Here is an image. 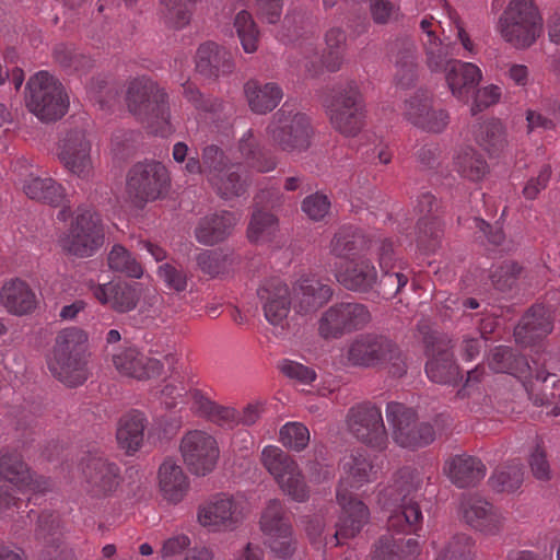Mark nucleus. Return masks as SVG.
I'll list each match as a JSON object with an SVG mask.
<instances>
[{
    "label": "nucleus",
    "instance_id": "nucleus-1",
    "mask_svg": "<svg viewBox=\"0 0 560 560\" xmlns=\"http://www.w3.org/2000/svg\"><path fill=\"white\" fill-rule=\"evenodd\" d=\"M377 468L364 450H354L341 460V476L336 490V498L341 514L331 538L334 546L343 539L352 538L361 532L370 517L369 508L353 497L352 490L376 479Z\"/></svg>",
    "mask_w": 560,
    "mask_h": 560
},
{
    "label": "nucleus",
    "instance_id": "nucleus-2",
    "mask_svg": "<svg viewBox=\"0 0 560 560\" xmlns=\"http://www.w3.org/2000/svg\"><path fill=\"white\" fill-rule=\"evenodd\" d=\"M189 148L178 141L173 145L172 158L178 163H185L183 171L186 174H203L210 185L223 199L240 197L246 192L248 183L246 178L233 171L235 165H229L224 151L215 144H208L202 149L201 160L196 155L189 156Z\"/></svg>",
    "mask_w": 560,
    "mask_h": 560
},
{
    "label": "nucleus",
    "instance_id": "nucleus-3",
    "mask_svg": "<svg viewBox=\"0 0 560 560\" xmlns=\"http://www.w3.org/2000/svg\"><path fill=\"white\" fill-rule=\"evenodd\" d=\"M422 477L411 468L399 470L393 485L381 493L384 509L390 512L387 526L398 534H418L423 525V514L418 498L422 488Z\"/></svg>",
    "mask_w": 560,
    "mask_h": 560
},
{
    "label": "nucleus",
    "instance_id": "nucleus-4",
    "mask_svg": "<svg viewBox=\"0 0 560 560\" xmlns=\"http://www.w3.org/2000/svg\"><path fill=\"white\" fill-rule=\"evenodd\" d=\"M126 103L129 112L152 133L167 137L175 131L167 93L151 78L142 75L130 80Z\"/></svg>",
    "mask_w": 560,
    "mask_h": 560
},
{
    "label": "nucleus",
    "instance_id": "nucleus-5",
    "mask_svg": "<svg viewBox=\"0 0 560 560\" xmlns=\"http://www.w3.org/2000/svg\"><path fill=\"white\" fill-rule=\"evenodd\" d=\"M86 342L84 330L65 328L57 334L47 355V366L52 376L69 387L79 386L89 377Z\"/></svg>",
    "mask_w": 560,
    "mask_h": 560
},
{
    "label": "nucleus",
    "instance_id": "nucleus-6",
    "mask_svg": "<svg viewBox=\"0 0 560 560\" xmlns=\"http://www.w3.org/2000/svg\"><path fill=\"white\" fill-rule=\"evenodd\" d=\"M332 128L345 137H355L365 125V103L359 83H337L324 100Z\"/></svg>",
    "mask_w": 560,
    "mask_h": 560
},
{
    "label": "nucleus",
    "instance_id": "nucleus-7",
    "mask_svg": "<svg viewBox=\"0 0 560 560\" xmlns=\"http://www.w3.org/2000/svg\"><path fill=\"white\" fill-rule=\"evenodd\" d=\"M266 137L278 150L300 154L311 147V119L296 105L285 102L270 118L266 127Z\"/></svg>",
    "mask_w": 560,
    "mask_h": 560
},
{
    "label": "nucleus",
    "instance_id": "nucleus-8",
    "mask_svg": "<svg viewBox=\"0 0 560 560\" xmlns=\"http://www.w3.org/2000/svg\"><path fill=\"white\" fill-rule=\"evenodd\" d=\"M105 241L101 214L88 205L79 206L68 231L60 237L63 252L80 258L95 255Z\"/></svg>",
    "mask_w": 560,
    "mask_h": 560
},
{
    "label": "nucleus",
    "instance_id": "nucleus-9",
    "mask_svg": "<svg viewBox=\"0 0 560 560\" xmlns=\"http://www.w3.org/2000/svg\"><path fill=\"white\" fill-rule=\"evenodd\" d=\"M26 106L42 121H56L66 115L69 97L62 83L48 71H38L26 84Z\"/></svg>",
    "mask_w": 560,
    "mask_h": 560
},
{
    "label": "nucleus",
    "instance_id": "nucleus-10",
    "mask_svg": "<svg viewBox=\"0 0 560 560\" xmlns=\"http://www.w3.org/2000/svg\"><path fill=\"white\" fill-rule=\"evenodd\" d=\"M541 26V18L532 0H511L499 20L501 36L516 48L532 46Z\"/></svg>",
    "mask_w": 560,
    "mask_h": 560
},
{
    "label": "nucleus",
    "instance_id": "nucleus-11",
    "mask_svg": "<svg viewBox=\"0 0 560 560\" xmlns=\"http://www.w3.org/2000/svg\"><path fill=\"white\" fill-rule=\"evenodd\" d=\"M260 462L279 488L292 500L305 502L308 499V487L298 463L283 450L276 445L265 446Z\"/></svg>",
    "mask_w": 560,
    "mask_h": 560
},
{
    "label": "nucleus",
    "instance_id": "nucleus-12",
    "mask_svg": "<svg viewBox=\"0 0 560 560\" xmlns=\"http://www.w3.org/2000/svg\"><path fill=\"white\" fill-rule=\"evenodd\" d=\"M170 174L164 164L158 161L136 163L127 175V192L132 201L142 207L147 202L162 198L170 188Z\"/></svg>",
    "mask_w": 560,
    "mask_h": 560
},
{
    "label": "nucleus",
    "instance_id": "nucleus-13",
    "mask_svg": "<svg viewBox=\"0 0 560 560\" xmlns=\"http://www.w3.org/2000/svg\"><path fill=\"white\" fill-rule=\"evenodd\" d=\"M348 359L355 365L374 366L389 363L390 373L401 376L406 364L397 346L388 338L378 335H362L350 346Z\"/></svg>",
    "mask_w": 560,
    "mask_h": 560
},
{
    "label": "nucleus",
    "instance_id": "nucleus-14",
    "mask_svg": "<svg viewBox=\"0 0 560 560\" xmlns=\"http://www.w3.org/2000/svg\"><path fill=\"white\" fill-rule=\"evenodd\" d=\"M386 418L393 428L394 441L401 447H423L435 439L433 427L428 422H418L416 411L400 402L387 404Z\"/></svg>",
    "mask_w": 560,
    "mask_h": 560
},
{
    "label": "nucleus",
    "instance_id": "nucleus-15",
    "mask_svg": "<svg viewBox=\"0 0 560 560\" xmlns=\"http://www.w3.org/2000/svg\"><path fill=\"white\" fill-rule=\"evenodd\" d=\"M371 322L366 305L341 302L327 308L318 323V332L325 338H340L345 334L364 328Z\"/></svg>",
    "mask_w": 560,
    "mask_h": 560
},
{
    "label": "nucleus",
    "instance_id": "nucleus-16",
    "mask_svg": "<svg viewBox=\"0 0 560 560\" xmlns=\"http://www.w3.org/2000/svg\"><path fill=\"white\" fill-rule=\"evenodd\" d=\"M179 451L191 474L206 476L219 459L220 450L213 435L203 430H191L182 438Z\"/></svg>",
    "mask_w": 560,
    "mask_h": 560
},
{
    "label": "nucleus",
    "instance_id": "nucleus-17",
    "mask_svg": "<svg viewBox=\"0 0 560 560\" xmlns=\"http://www.w3.org/2000/svg\"><path fill=\"white\" fill-rule=\"evenodd\" d=\"M81 470L86 491L94 498L112 495L121 482L119 466L97 451L82 458Z\"/></svg>",
    "mask_w": 560,
    "mask_h": 560
},
{
    "label": "nucleus",
    "instance_id": "nucleus-18",
    "mask_svg": "<svg viewBox=\"0 0 560 560\" xmlns=\"http://www.w3.org/2000/svg\"><path fill=\"white\" fill-rule=\"evenodd\" d=\"M404 117L416 128L429 132L441 133L450 124V113L438 104L432 93L417 91L405 101Z\"/></svg>",
    "mask_w": 560,
    "mask_h": 560
},
{
    "label": "nucleus",
    "instance_id": "nucleus-19",
    "mask_svg": "<svg viewBox=\"0 0 560 560\" xmlns=\"http://www.w3.org/2000/svg\"><path fill=\"white\" fill-rule=\"evenodd\" d=\"M244 518V505L232 495L219 494L201 504L197 520L202 527L213 533L235 530Z\"/></svg>",
    "mask_w": 560,
    "mask_h": 560
},
{
    "label": "nucleus",
    "instance_id": "nucleus-20",
    "mask_svg": "<svg viewBox=\"0 0 560 560\" xmlns=\"http://www.w3.org/2000/svg\"><path fill=\"white\" fill-rule=\"evenodd\" d=\"M347 424L351 434L360 442L384 450L387 445V432L381 408L370 402L360 404L349 409Z\"/></svg>",
    "mask_w": 560,
    "mask_h": 560
},
{
    "label": "nucleus",
    "instance_id": "nucleus-21",
    "mask_svg": "<svg viewBox=\"0 0 560 560\" xmlns=\"http://www.w3.org/2000/svg\"><path fill=\"white\" fill-rule=\"evenodd\" d=\"M420 332L423 335V342L428 355V362L425 364L428 377L439 384H451L455 382L458 376V366L451 351V341L436 331H424L423 326H420Z\"/></svg>",
    "mask_w": 560,
    "mask_h": 560
},
{
    "label": "nucleus",
    "instance_id": "nucleus-22",
    "mask_svg": "<svg viewBox=\"0 0 560 560\" xmlns=\"http://www.w3.org/2000/svg\"><path fill=\"white\" fill-rule=\"evenodd\" d=\"M92 143L84 130H71L59 143L58 159L63 167L80 179L89 180L94 174Z\"/></svg>",
    "mask_w": 560,
    "mask_h": 560
},
{
    "label": "nucleus",
    "instance_id": "nucleus-23",
    "mask_svg": "<svg viewBox=\"0 0 560 560\" xmlns=\"http://www.w3.org/2000/svg\"><path fill=\"white\" fill-rule=\"evenodd\" d=\"M0 479L8 480L23 494H44L54 488L49 478L32 474L19 454L1 447Z\"/></svg>",
    "mask_w": 560,
    "mask_h": 560
},
{
    "label": "nucleus",
    "instance_id": "nucleus-24",
    "mask_svg": "<svg viewBox=\"0 0 560 560\" xmlns=\"http://www.w3.org/2000/svg\"><path fill=\"white\" fill-rule=\"evenodd\" d=\"M266 320L273 327L284 329L288 316L293 308L291 289L283 280L270 278L265 280L257 290Z\"/></svg>",
    "mask_w": 560,
    "mask_h": 560
},
{
    "label": "nucleus",
    "instance_id": "nucleus-25",
    "mask_svg": "<svg viewBox=\"0 0 560 560\" xmlns=\"http://www.w3.org/2000/svg\"><path fill=\"white\" fill-rule=\"evenodd\" d=\"M347 34L341 27H331L325 34L326 48L320 58L316 46L310 42L304 47L303 67L305 71L315 77L319 74L322 66L328 71L336 72L341 68L345 57Z\"/></svg>",
    "mask_w": 560,
    "mask_h": 560
},
{
    "label": "nucleus",
    "instance_id": "nucleus-26",
    "mask_svg": "<svg viewBox=\"0 0 560 560\" xmlns=\"http://www.w3.org/2000/svg\"><path fill=\"white\" fill-rule=\"evenodd\" d=\"M459 511L463 521L472 529L483 535L497 536L504 528L505 516L503 513L480 497H464Z\"/></svg>",
    "mask_w": 560,
    "mask_h": 560
},
{
    "label": "nucleus",
    "instance_id": "nucleus-27",
    "mask_svg": "<svg viewBox=\"0 0 560 560\" xmlns=\"http://www.w3.org/2000/svg\"><path fill=\"white\" fill-rule=\"evenodd\" d=\"M112 363L119 374L136 380L159 376L163 370L160 360L150 358L135 346H125L108 350Z\"/></svg>",
    "mask_w": 560,
    "mask_h": 560
},
{
    "label": "nucleus",
    "instance_id": "nucleus-28",
    "mask_svg": "<svg viewBox=\"0 0 560 560\" xmlns=\"http://www.w3.org/2000/svg\"><path fill=\"white\" fill-rule=\"evenodd\" d=\"M14 173L24 194L33 200L47 203L52 207L62 205L66 199V188L51 177H39L28 172L26 161H16Z\"/></svg>",
    "mask_w": 560,
    "mask_h": 560
},
{
    "label": "nucleus",
    "instance_id": "nucleus-29",
    "mask_svg": "<svg viewBox=\"0 0 560 560\" xmlns=\"http://www.w3.org/2000/svg\"><path fill=\"white\" fill-rule=\"evenodd\" d=\"M35 538L43 548V560H74L72 550L62 547V524L58 513L44 511L38 515Z\"/></svg>",
    "mask_w": 560,
    "mask_h": 560
},
{
    "label": "nucleus",
    "instance_id": "nucleus-30",
    "mask_svg": "<svg viewBox=\"0 0 560 560\" xmlns=\"http://www.w3.org/2000/svg\"><path fill=\"white\" fill-rule=\"evenodd\" d=\"M438 201L430 192L418 197L416 210L420 218L417 223V246L423 252H433L440 243L443 226L438 213Z\"/></svg>",
    "mask_w": 560,
    "mask_h": 560
},
{
    "label": "nucleus",
    "instance_id": "nucleus-31",
    "mask_svg": "<svg viewBox=\"0 0 560 560\" xmlns=\"http://www.w3.org/2000/svg\"><path fill=\"white\" fill-rule=\"evenodd\" d=\"M290 289L293 310L300 315L316 312L332 296L330 285L323 283L314 275H302Z\"/></svg>",
    "mask_w": 560,
    "mask_h": 560
},
{
    "label": "nucleus",
    "instance_id": "nucleus-32",
    "mask_svg": "<svg viewBox=\"0 0 560 560\" xmlns=\"http://www.w3.org/2000/svg\"><path fill=\"white\" fill-rule=\"evenodd\" d=\"M196 71L207 79H219L233 73L235 61L232 51L214 42L201 44L195 56Z\"/></svg>",
    "mask_w": 560,
    "mask_h": 560
},
{
    "label": "nucleus",
    "instance_id": "nucleus-33",
    "mask_svg": "<svg viewBox=\"0 0 560 560\" xmlns=\"http://www.w3.org/2000/svg\"><path fill=\"white\" fill-rule=\"evenodd\" d=\"M388 238H368L352 226L341 228L331 240V254L340 258L376 256V247L387 244Z\"/></svg>",
    "mask_w": 560,
    "mask_h": 560
},
{
    "label": "nucleus",
    "instance_id": "nucleus-34",
    "mask_svg": "<svg viewBox=\"0 0 560 560\" xmlns=\"http://www.w3.org/2000/svg\"><path fill=\"white\" fill-rule=\"evenodd\" d=\"M443 470L451 482L459 489L477 486L487 472L482 460L468 454L451 456L445 460Z\"/></svg>",
    "mask_w": 560,
    "mask_h": 560
},
{
    "label": "nucleus",
    "instance_id": "nucleus-35",
    "mask_svg": "<svg viewBox=\"0 0 560 560\" xmlns=\"http://www.w3.org/2000/svg\"><path fill=\"white\" fill-rule=\"evenodd\" d=\"M94 298L104 306L117 313H128L136 308L140 293L136 284L126 281H112L92 289Z\"/></svg>",
    "mask_w": 560,
    "mask_h": 560
},
{
    "label": "nucleus",
    "instance_id": "nucleus-36",
    "mask_svg": "<svg viewBox=\"0 0 560 560\" xmlns=\"http://www.w3.org/2000/svg\"><path fill=\"white\" fill-rule=\"evenodd\" d=\"M369 257L351 259L345 269H337L335 272L337 281L347 290L360 293L370 292L377 283L378 275Z\"/></svg>",
    "mask_w": 560,
    "mask_h": 560
},
{
    "label": "nucleus",
    "instance_id": "nucleus-37",
    "mask_svg": "<svg viewBox=\"0 0 560 560\" xmlns=\"http://www.w3.org/2000/svg\"><path fill=\"white\" fill-rule=\"evenodd\" d=\"M553 312L544 305H534L514 329L518 343L528 346L546 337L552 330Z\"/></svg>",
    "mask_w": 560,
    "mask_h": 560
},
{
    "label": "nucleus",
    "instance_id": "nucleus-38",
    "mask_svg": "<svg viewBox=\"0 0 560 560\" xmlns=\"http://www.w3.org/2000/svg\"><path fill=\"white\" fill-rule=\"evenodd\" d=\"M241 214L231 211H220L200 219L196 230V240L205 245H214L224 241L231 233Z\"/></svg>",
    "mask_w": 560,
    "mask_h": 560
},
{
    "label": "nucleus",
    "instance_id": "nucleus-39",
    "mask_svg": "<svg viewBox=\"0 0 560 560\" xmlns=\"http://www.w3.org/2000/svg\"><path fill=\"white\" fill-rule=\"evenodd\" d=\"M159 490L162 498L177 504L184 500L189 490V478L180 465L173 459H165L158 474Z\"/></svg>",
    "mask_w": 560,
    "mask_h": 560
},
{
    "label": "nucleus",
    "instance_id": "nucleus-40",
    "mask_svg": "<svg viewBox=\"0 0 560 560\" xmlns=\"http://www.w3.org/2000/svg\"><path fill=\"white\" fill-rule=\"evenodd\" d=\"M376 257L382 271L378 281L380 289L384 295L394 296L407 284L408 276L401 271H393L397 258L390 240L387 244H380L376 247Z\"/></svg>",
    "mask_w": 560,
    "mask_h": 560
},
{
    "label": "nucleus",
    "instance_id": "nucleus-41",
    "mask_svg": "<svg viewBox=\"0 0 560 560\" xmlns=\"http://www.w3.org/2000/svg\"><path fill=\"white\" fill-rule=\"evenodd\" d=\"M482 78L479 67L471 62L454 61L446 71V82L452 94L467 102Z\"/></svg>",
    "mask_w": 560,
    "mask_h": 560
},
{
    "label": "nucleus",
    "instance_id": "nucleus-42",
    "mask_svg": "<svg viewBox=\"0 0 560 560\" xmlns=\"http://www.w3.org/2000/svg\"><path fill=\"white\" fill-rule=\"evenodd\" d=\"M244 94L250 110L259 115L272 112L283 97V91L277 83L261 84L255 79L244 84Z\"/></svg>",
    "mask_w": 560,
    "mask_h": 560
},
{
    "label": "nucleus",
    "instance_id": "nucleus-43",
    "mask_svg": "<svg viewBox=\"0 0 560 560\" xmlns=\"http://www.w3.org/2000/svg\"><path fill=\"white\" fill-rule=\"evenodd\" d=\"M3 306L14 315H24L36 306V295L30 285L21 279L7 281L0 292Z\"/></svg>",
    "mask_w": 560,
    "mask_h": 560
},
{
    "label": "nucleus",
    "instance_id": "nucleus-44",
    "mask_svg": "<svg viewBox=\"0 0 560 560\" xmlns=\"http://www.w3.org/2000/svg\"><path fill=\"white\" fill-rule=\"evenodd\" d=\"M238 151L245 164L259 173H269L277 167L276 155L256 140L252 129L240 139Z\"/></svg>",
    "mask_w": 560,
    "mask_h": 560
},
{
    "label": "nucleus",
    "instance_id": "nucleus-45",
    "mask_svg": "<svg viewBox=\"0 0 560 560\" xmlns=\"http://www.w3.org/2000/svg\"><path fill=\"white\" fill-rule=\"evenodd\" d=\"M419 553L420 545L417 539L405 540L385 534L377 540L372 560H415Z\"/></svg>",
    "mask_w": 560,
    "mask_h": 560
},
{
    "label": "nucleus",
    "instance_id": "nucleus-46",
    "mask_svg": "<svg viewBox=\"0 0 560 560\" xmlns=\"http://www.w3.org/2000/svg\"><path fill=\"white\" fill-rule=\"evenodd\" d=\"M145 427L147 419L142 412L133 410L125 415L117 429L120 447L129 454L137 452L143 443Z\"/></svg>",
    "mask_w": 560,
    "mask_h": 560
},
{
    "label": "nucleus",
    "instance_id": "nucleus-47",
    "mask_svg": "<svg viewBox=\"0 0 560 560\" xmlns=\"http://www.w3.org/2000/svg\"><path fill=\"white\" fill-rule=\"evenodd\" d=\"M453 167L460 177L471 182L482 179L489 170L485 158L468 145L455 150Z\"/></svg>",
    "mask_w": 560,
    "mask_h": 560
},
{
    "label": "nucleus",
    "instance_id": "nucleus-48",
    "mask_svg": "<svg viewBox=\"0 0 560 560\" xmlns=\"http://www.w3.org/2000/svg\"><path fill=\"white\" fill-rule=\"evenodd\" d=\"M489 368L497 373H508L518 378L525 377L530 369L524 355L505 346L497 347L492 351Z\"/></svg>",
    "mask_w": 560,
    "mask_h": 560
},
{
    "label": "nucleus",
    "instance_id": "nucleus-49",
    "mask_svg": "<svg viewBox=\"0 0 560 560\" xmlns=\"http://www.w3.org/2000/svg\"><path fill=\"white\" fill-rule=\"evenodd\" d=\"M475 141L491 156L499 155L505 148L506 131L499 119H490L478 125L474 130Z\"/></svg>",
    "mask_w": 560,
    "mask_h": 560
},
{
    "label": "nucleus",
    "instance_id": "nucleus-50",
    "mask_svg": "<svg viewBox=\"0 0 560 560\" xmlns=\"http://www.w3.org/2000/svg\"><path fill=\"white\" fill-rule=\"evenodd\" d=\"M54 60L69 74H82L94 65L93 59L71 44H57L52 51Z\"/></svg>",
    "mask_w": 560,
    "mask_h": 560
},
{
    "label": "nucleus",
    "instance_id": "nucleus-51",
    "mask_svg": "<svg viewBox=\"0 0 560 560\" xmlns=\"http://www.w3.org/2000/svg\"><path fill=\"white\" fill-rule=\"evenodd\" d=\"M107 266L110 271L129 278L140 279L143 275L141 264L120 244H115L108 252Z\"/></svg>",
    "mask_w": 560,
    "mask_h": 560
},
{
    "label": "nucleus",
    "instance_id": "nucleus-52",
    "mask_svg": "<svg viewBox=\"0 0 560 560\" xmlns=\"http://www.w3.org/2000/svg\"><path fill=\"white\" fill-rule=\"evenodd\" d=\"M261 530L269 537L280 535L284 537L290 532V520L279 500H270L260 517Z\"/></svg>",
    "mask_w": 560,
    "mask_h": 560
},
{
    "label": "nucleus",
    "instance_id": "nucleus-53",
    "mask_svg": "<svg viewBox=\"0 0 560 560\" xmlns=\"http://www.w3.org/2000/svg\"><path fill=\"white\" fill-rule=\"evenodd\" d=\"M524 477L523 465L520 460H513L498 467L490 477L492 488L499 492H513L517 490Z\"/></svg>",
    "mask_w": 560,
    "mask_h": 560
},
{
    "label": "nucleus",
    "instance_id": "nucleus-54",
    "mask_svg": "<svg viewBox=\"0 0 560 560\" xmlns=\"http://www.w3.org/2000/svg\"><path fill=\"white\" fill-rule=\"evenodd\" d=\"M395 65L398 83L404 88L411 85L418 72L417 49L412 43L401 44L396 55Z\"/></svg>",
    "mask_w": 560,
    "mask_h": 560
},
{
    "label": "nucleus",
    "instance_id": "nucleus-55",
    "mask_svg": "<svg viewBox=\"0 0 560 560\" xmlns=\"http://www.w3.org/2000/svg\"><path fill=\"white\" fill-rule=\"evenodd\" d=\"M425 61L432 72L447 71L455 59L453 56V47L450 44H443L440 38L431 42L424 40Z\"/></svg>",
    "mask_w": 560,
    "mask_h": 560
},
{
    "label": "nucleus",
    "instance_id": "nucleus-56",
    "mask_svg": "<svg viewBox=\"0 0 560 560\" xmlns=\"http://www.w3.org/2000/svg\"><path fill=\"white\" fill-rule=\"evenodd\" d=\"M234 27L243 50L246 54L255 52L258 48L259 31L252 14L245 10L238 12L234 19Z\"/></svg>",
    "mask_w": 560,
    "mask_h": 560
},
{
    "label": "nucleus",
    "instance_id": "nucleus-57",
    "mask_svg": "<svg viewBox=\"0 0 560 560\" xmlns=\"http://www.w3.org/2000/svg\"><path fill=\"white\" fill-rule=\"evenodd\" d=\"M278 229V219L270 212L256 209L253 212L247 235L252 242H266Z\"/></svg>",
    "mask_w": 560,
    "mask_h": 560
},
{
    "label": "nucleus",
    "instance_id": "nucleus-58",
    "mask_svg": "<svg viewBox=\"0 0 560 560\" xmlns=\"http://www.w3.org/2000/svg\"><path fill=\"white\" fill-rule=\"evenodd\" d=\"M281 444L295 452L303 451L310 442V431L301 422H287L279 431Z\"/></svg>",
    "mask_w": 560,
    "mask_h": 560
},
{
    "label": "nucleus",
    "instance_id": "nucleus-59",
    "mask_svg": "<svg viewBox=\"0 0 560 560\" xmlns=\"http://www.w3.org/2000/svg\"><path fill=\"white\" fill-rule=\"evenodd\" d=\"M474 540L466 534L453 536L440 551L436 560H472Z\"/></svg>",
    "mask_w": 560,
    "mask_h": 560
},
{
    "label": "nucleus",
    "instance_id": "nucleus-60",
    "mask_svg": "<svg viewBox=\"0 0 560 560\" xmlns=\"http://www.w3.org/2000/svg\"><path fill=\"white\" fill-rule=\"evenodd\" d=\"M523 269L517 262L508 260L491 271L490 278L494 288L504 292L515 285Z\"/></svg>",
    "mask_w": 560,
    "mask_h": 560
},
{
    "label": "nucleus",
    "instance_id": "nucleus-61",
    "mask_svg": "<svg viewBox=\"0 0 560 560\" xmlns=\"http://www.w3.org/2000/svg\"><path fill=\"white\" fill-rule=\"evenodd\" d=\"M330 206V200L326 195L315 192L304 198L301 208L308 219L320 221L329 213Z\"/></svg>",
    "mask_w": 560,
    "mask_h": 560
},
{
    "label": "nucleus",
    "instance_id": "nucleus-62",
    "mask_svg": "<svg viewBox=\"0 0 560 560\" xmlns=\"http://www.w3.org/2000/svg\"><path fill=\"white\" fill-rule=\"evenodd\" d=\"M197 264L205 273L215 277L225 270L226 256L219 250L206 249L197 256Z\"/></svg>",
    "mask_w": 560,
    "mask_h": 560
},
{
    "label": "nucleus",
    "instance_id": "nucleus-63",
    "mask_svg": "<svg viewBox=\"0 0 560 560\" xmlns=\"http://www.w3.org/2000/svg\"><path fill=\"white\" fill-rule=\"evenodd\" d=\"M279 369L287 377L304 385L311 384L316 378V372L313 369L293 360L283 359L279 362Z\"/></svg>",
    "mask_w": 560,
    "mask_h": 560
},
{
    "label": "nucleus",
    "instance_id": "nucleus-64",
    "mask_svg": "<svg viewBox=\"0 0 560 560\" xmlns=\"http://www.w3.org/2000/svg\"><path fill=\"white\" fill-rule=\"evenodd\" d=\"M472 94L474 102L470 110L472 115H477L489 106L497 104L501 98L502 92L500 86L491 84L477 91L475 90Z\"/></svg>",
    "mask_w": 560,
    "mask_h": 560
}]
</instances>
